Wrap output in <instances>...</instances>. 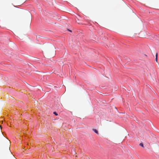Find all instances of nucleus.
<instances>
[{"label":"nucleus","mask_w":159,"mask_h":159,"mask_svg":"<svg viewBox=\"0 0 159 159\" xmlns=\"http://www.w3.org/2000/svg\"><path fill=\"white\" fill-rule=\"evenodd\" d=\"M157 56H158L157 53L156 55V59H155L156 61L157 62Z\"/></svg>","instance_id":"nucleus-2"},{"label":"nucleus","mask_w":159,"mask_h":159,"mask_svg":"<svg viewBox=\"0 0 159 159\" xmlns=\"http://www.w3.org/2000/svg\"><path fill=\"white\" fill-rule=\"evenodd\" d=\"M68 30L69 31H70V30H69V29H68Z\"/></svg>","instance_id":"nucleus-5"},{"label":"nucleus","mask_w":159,"mask_h":159,"mask_svg":"<svg viewBox=\"0 0 159 159\" xmlns=\"http://www.w3.org/2000/svg\"><path fill=\"white\" fill-rule=\"evenodd\" d=\"M139 145L141 146L142 147H143V143H140V144H139Z\"/></svg>","instance_id":"nucleus-3"},{"label":"nucleus","mask_w":159,"mask_h":159,"mask_svg":"<svg viewBox=\"0 0 159 159\" xmlns=\"http://www.w3.org/2000/svg\"><path fill=\"white\" fill-rule=\"evenodd\" d=\"M70 32H72V31L71 30H70Z\"/></svg>","instance_id":"nucleus-6"},{"label":"nucleus","mask_w":159,"mask_h":159,"mask_svg":"<svg viewBox=\"0 0 159 159\" xmlns=\"http://www.w3.org/2000/svg\"><path fill=\"white\" fill-rule=\"evenodd\" d=\"M53 114H55L56 116H57V115H58L57 114V112H53Z\"/></svg>","instance_id":"nucleus-4"},{"label":"nucleus","mask_w":159,"mask_h":159,"mask_svg":"<svg viewBox=\"0 0 159 159\" xmlns=\"http://www.w3.org/2000/svg\"><path fill=\"white\" fill-rule=\"evenodd\" d=\"M93 130L96 134H98V130L96 129H93Z\"/></svg>","instance_id":"nucleus-1"}]
</instances>
